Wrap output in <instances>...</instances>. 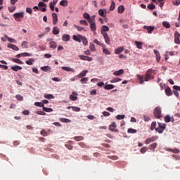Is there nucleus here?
Masks as SVG:
<instances>
[{"label": "nucleus", "instance_id": "nucleus-50", "mask_svg": "<svg viewBox=\"0 0 180 180\" xmlns=\"http://www.w3.org/2000/svg\"><path fill=\"white\" fill-rule=\"evenodd\" d=\"M34 105L39 106V108H44V104L43 103H40V102H35Z\"/></svg>", "mask_w": 180, "mask_h": 180}, {"label": "nucleus", "instance_id": "nucleus-34", "mask_svg": "<svg viewBox=\"0 0 180 180\" xmlns=\"http://www.w3.org/2000/svg\"><path fill=\"white\" fill-rule=\"evenodd\" d=\"M113 88H115V85H113V84H106L104 86V89H106L108 91H109L110 89H113Z\"/></svg>", "mask_w": 180, "mask_h": 180}, {"label": "nucleus", "instance_id": "nucleus-23", "mask_svg": "<svg viewBox=\"0 0 180 180\" xmlns=\"http://www.w3.org/2000/svg\"><path fill=\"white\" fill-rule=\"evenodd\" d=\"M68 109H72L74 112H81V108L79 107L68 106Z\"/></svg>", "mask_w": 180, "mask_h": 180}, {"label": "nucleus", "instance_id": "nucleus-62", "mask_svg": "<svg viewBox=\"0 0 180 180\" xmlns=\"http://www.w3.org/2000/svg\"><path fill=\"white\" fill-rule=\"evenodd\" d=\"M16 9V6H13L11 7H8V11L9 12L12 13V12H15V10Z\"/></svg>", "mask_w": 180, "mask_h": 180}, {"label": "nucleus", "instance_id": "nucleus-45", "mask_svg": "<svg viewBox=\"0 0 180 180\" xmlns=\"http://www.w3.org/2000/svg\"><path fill=\"white\" fill-rule=\"evenodd\" d=\"M12 61H13L14 63H16L17 64H23V61H22L18 58H13Z\"/></svg>", "mask_w": 180, "mask_h": 180}, {"label": "nucleus", "instance_id": "nucleus-61", "mask_svg": "<svg viewBox=\"0 0 180 180\" xmlns=\"http://www.w3.org/2000/svg\"><path fill=\"white\" fill-rule=\"evenodd\" d=\"M81 84H86L88 82V77H84L80 80Z\"/></svg>", "mask_w": 180, "mask_h": 180}, {"label": "nucleus", "instance_id": "nucleus-29", "mask_svg": "<svg viewBox=\"0 0 180 180\" xmlns=\"http://www.w3.org/2000/svg\"><path fill=\"white\" fill-rule=\"evenodd\" d=\"M124 51V47H119L115 49V54H120V53H122V51Z\"/></svg>", "mask_w": 180, "mask_h": 180}, {"label": "nucleus", "instance_id": "nucleus-1", "mask_svg": "<svg viewBox=\"0 0 180 180\" xmlns=\"http://www.w3.org/2000/svg\"><path fill=\"white\" fill-rule=\"evenodd\" d=\"M158 124L159 126V128H156L155 131L159 133V134H162V133H164V130L167 129V124L161 122H158Z\"/></svg>", "mask_w": 180, "mask_h": 180}, {"label": "nucleus", "instance_id": "nucleus-14", "mask_svg": "<svg viewBox=\"0 0 180 180\" xmlns=\"http://www.w3.org/2000/svg\"><path fill=\"white\" fill-rule=\"evenodd\" d=\"M24 16H25V13L24 12L15 13L13 14V17L15 18V20H16V18H23Z\"/></svg>", "mask_w": 180, "mask_h": 180}, {"label": "nucleus", "instance_id": "nucleus-18", "mask_svg": "<svg viewBox=\"0 0 180 180\" xmlns=\"http://www.w3.org/2000/svg\"><path fill=\"white\" fill-rule=\"evenodd\" d=\"M122 74H124V70L123 69H120V70L113 72V75H115L116 77L122 75Z\"/></svg>", "mask_w": 180, "mask_h": 180}, {"label": "nucleus", "instance_id": "nucleus-8", "mask_svg": "<svg viewBox=\"0 0 180 180\" xmlns=\"http://www.w3.org/2000/svg\"><path fill=\"white\" fill-rule=\"evenodd\" d=\"M102 36L103 37L105 44L108 46L110 45V37H109V34H103Z\"/></svg>", "mask_w": 180, "mask_h": 180}, {"label": "nucleus", "instance_id": "nucleus-3", "mask_svg": "<svg viewBox=\"0 0 180 180\" xmlns=\"http://www.w3.org/2000/svg\"><path fill=\"white\" fill-rule=\"evenodd\" d=\"M153 72V70L149 69L147 70L144 77H143V81H150V79H153L154 76L151 75V72Z\"/></svg>", "mask_w": 180, "mask_h": 180}, {"label": "nucleus", "instance_id": "nucleus-58", "mask_svg": "<svg viewBox=\"0 0 180 180\" xmlns=\"http://www.w3.org/2000/svg\"><path fill=\"white\" fill-rule=\"evenodd\" d=\"M41 136H44V137H47V136H48L47 131L45 129H42L41 131Z\"/></svg>", "mask_w": 180, "mask_h": 180}, {"label": "nucleus", "instance_id": "nucleus-2", "mask_svg": "<svg viewBox=\"0 0 180 180\" xmlns=\"http://www.w3.org/2000/svg\"><path fill=\"white\" fill-rule=\"evenodd\" d=\"M153 115L155 119H161L162 117V115H161V107H156L154 109Z\"/></svg>", "mask_w": 180, "mask_h": 180}, {"label": "nucleus", "instance_id": "nucleus-46", "mask_svg": "<svg viewBox=\"0 0 180 180\" xmlns=\"http://www.w3.org/2000/svg\"><path fill=\"white\" fill-rule=\"evenodd\" d=\"M25 63L26 64H27V65H33V63H34V59L30 58V60H26Z\"/></svg>", "mask_w": 180, "mask_h": 180}, {"label": "nucleus", "instance_id": "nucleus-35", "mask_svg": "<svg viewBox=\"0 0 180 180\" xmlns=\"http://www.w3.org/2000/svg\"><path fill=\"white\" fill-rule=\"evenodd\" d=\"M158 146V143H157V142H155L149 146V148L150 150H155Z\"/></svg>", "mask_w": 180, "mask_h": 180}, {"label": "nucleus", "instance_id": "nucleus-17", "mask_svg": "<svg viewBox=\"0 0 180 180\" xmlns=\"http://www.w3.org/2000/svg\"><path fill=\"white\" fill-rule=\"evenodd\" d=\"M77 95H78L75 91H73L72 94L70 96V101H77L78 99V97H77Z\"/></svg>", "mask_w": 180, "mask_h": 180}, {"label": "nucleus", "instance_id": "nucleus-38", "mask_svg": "<svg viewBox=\"0 0 180 180\" xmlns=\"http://www.w3.org/2000/svg\"><path fill=\"white\" fill-rule=\"evenodd\" d=\"M117 12L119 13H123V12H124V6L123 5L120 6L117 8Z\"/></svg>", "mask_w": 180, "mask_h": 180}, {"label": "nucleus", "instance_id": "nucleus-28", "mask_svg": "<svg viewBox=\"0 0 180 180\" xmlns=\"http://www.w3.org/2000/svg\"><path fill=\"white\" fill-rule=\"evenodd\" d=\"M165 94L167 96H171V95H172V91H171V88H169V86L166 88Z\"/></svg>", "mask_w": 180, "mask_h": 180}, {"label": "nucleus", "instance_id": "nucleus-9", "mask_svg": "<svg viewBox=\"0 0 180 180\" xmlns=\"http://www.w3.org/2000/svg\"><path fill=\"white\" fill-rule=\"evenodd\" d=\"M109 130H110V131H115V133L119 132V129H116V123H115V122H112L109 126Z\"/></svg>", "mask_w": 180, "mask_h": 180}, {"label": "nucleus", "instance_id": "nucleus-27", "mask_svg": "<svg viewBox=\"0 0 180 180\" xmlns=\"http://www.w3.org/2000/svg\"><path fill=\"white\" fill-rule=\"evenodd\" d=\"M136 77L139 81V84L142 85V84H144V77L141 76L140 75H136Z\"/></svg>", "mask_w": 180, "mask_h": 180}, {"label": "nucleus", "instance_id": "nucleus-7", "mask_svg": "<svg viewBox=\"0 0 180 180\" xmlns=\"http://www.w3.org/2000/svg\"><path fill=\"white\" fill-rule=\"evenodd\" d=\"M79 58L83 61H92L94 58L89 56H85L84 55H79Z\"/></svg>", "mask_w": 180, "mask_h": 180}, {"label": "nucleus", "instance_id": "nucleus-32", "mask_svg": "<svg viewBox=\"0 0 180 180\" xmlns=\"http://www.w3.org/2000/svg\"><path fill=\"white\" fill-rule=\"evenodd\" d=\"M81 41H82L84 46H88V39H86V37L82 36L81 37Z\"/></svg>", "mask_w": 180, "mask_h": 180}, {"label": "nucleus", "instance_id": "nucleus-6", "mask_svg": "<svg viewBox=\"0 0 180 180\" xmlns=\"http://www.w3.org/2000/svg\"><path fill=\"white\" fill-rule=\"evenodd\" d=\"M180 34L178 32V31L174 32V43L176 44H180Z\"/></svg>", "mask_w": 180, "mask_h": 180}, {"label": "nucleus", "instance_id": "nucleus-51", "mask_svg": "<svg viewBox=\"0 0 180 180\" xmlns=\"http://www.w3.org/2000/svg\"><path fill=\"white\" fill-rule=\"evenodd\" d=\"M26 12H27V13L32 15L33 13V9H32V8H30V7H27Z\"/></svg>", "mask_w": 180, "mask_h": 180}, {"label": "nucleus", "instance_id": "nucleus-19", "mask_svg": "<svg viewBox=\"0 0 180 180\" xmlns=\"http://www.w3.org/2000/svg\"><path fill=\"white\" fill-rule=\"evenodd\" d=\"M82 37V35H73L72 38L75 41H77L78 43H81V38Z\"/></svg>", "mask_w": 180, "mask_h": 180}, {"label": "nucleus", "instance_id": "nucleus-53", "mask_svg": "<svg viewBox=\"0 0 180 180\" xmlns=\"http://www.w3.org/2000/svg\"><path fill=\"white\" fill-rule=\"evenodd\" d=\"M43 110L44 112H53V108H49L44 106Z\"/></svg>", "mask_w": 180, "mask_h": 180}, {"label": "nucleus", "instance_id": "nucleus-4", "mask_svg": "<svg viewBox=\"0 0 180 180\" xmlns=\"http://www.w3.org/2000/svg\"><path fill=\"white\" fill-rule=\"evenodd\" d=\"M158 140V136H152L151 138H148L145 140V144H150V143H153V141H155Z\"/></svg>", "mask_w": 180, "mask_h": 180}, {"label": "nucleus", "instance_id": "nucleus-40", "mask_svg": "<svg viewBox=\"0 0 180 180\" xmlns=\"http://www.w3.org/2000/svg\"><path fill=\"white\" fill-rule=\"evenodd\" d=\"M5 39L8 40L10 43H15V40L13 38L9 37L8 35H4Z\"/></svg>", "mask_w": 180, "mask_h": 180}, {"label": "nucleus", "instance_id": "nucleus-16", "mask_svg": "<svg viewBox=\"0 0 180 180\" xmlns=\"http://www.w3.org/2000/svg\"><path fill=\"white\" fill-rule=\"evenodd\" d=\"M98 15L102 18H106V9H100L98 11Z\"/></svg>", "mask_w": 180, "mask_h": 180}, {"label": "nucleus", "instance_id": "nucleus-49", "mask_svg": "<svg viewBox=\"0 0 180 180\" xmlns=\"http://www.w3.org/2000/svg\"><path fill=\"white\" fill-rule=\"evenodd\" d=\"M122 81V79L120 78H114L112 80H110L111 84H115V82H119Z\"/></svg>", "mask_w": 180, "mask_h": 180}, {"label": "nucleus", "instance_id": "nucleus-39", "mask_svg": "<svg viewBox=\"0 0 180 180\" xmlns=\"http://www.w3.org/2000/svg\"><path fill=\"white\" fill-rule=\"evenodd\" d=\"M135 44L137 47V49H143V43H141V41H135Z\"/></svg>", "mask_w": 180, "mask_h": 180}, {"label": "nucleus", "instance_id": "nucleus-44", "mask_svg": "<svg viewBox=\"0 0 180 180\" xmlns=\"http://www.w3.org/2000/svg\"><path fill=\"white\" fill-rule=\"evenodd\" d=\"M148 150V148L146 146H143V148H141L140 153L141 154H144V153H147Z\"/></svg>", "mask_w": 180, "mask_h": 180}, {"label": "nucleus", "instance_id": "nucleus-33", "mask_svg": "<svg viewBox=\"0 0 180 180\" xmlns=\"http://www.w3.org/2000/svg\"><path fill=\"white\" fill-rule=\"evenodd\" d=\"M167 151H171V153H174V154H179V148H175V149L167 148Z\"/></svg>", "mask_w": 180, "mask_h": 180}, {"label": "nucleus", "instance_id": "nucleus-13", "mask_svg": "<svg viewBox=\"0 0 180 180\" xmlns=\"http://www.w3.org/2000/svg\"><path fill=\"white\" fill-rule=\"evenodd\" d=\"M165 122L166 123H169V122H172V123H174V122H175V120L171 117L169 115H166L165 117Z\"/></svg>", "mask_w": 180, "mask_h": 180}, {"label": "nucleus", "instance_id": "nucleus-25", "mask_svg": "<svg viewBox=\"0 0 180 180\" xmlns=\"http://www.w3.org/2000/svg\"><path fill=\"white\" fill-rule=\"evenodd\" d=\"M90 29L91 32L96 33V24L95 22L90 24Z\"/></svg>", "mask_w": 180, "mask_h": 180}, {"label": "nucleus", "instance_id": "nucleus-57", "mask_svg": "<svg viewBox=\"0 0 180 180\" xmlns=\"http://www.w3.org/2000/svg\"><path fill=\"white\" fill-rule=\"evenodd\" d=\"M83 18H84V19H86L87 20L91 18V15H89V13H84V14H83Z\"/></svg>", "mask_w": 180, "mask_h": 180}, {"label": "nucleus", "instance_id": "nucleus-12", "mask_svg": "<svg viewBox=\"0 0 180 180\" xmlns=\"http://www.w3.org/2000/svg\"><path fill=\"white\" fill-rule=\"evenodd\" d=\"M106 32H109V27L103 25L101 30V34H108Z\"/></svg>", "mask_w": 180, "mask_h": 180}, {"label": "nucleus", "instance_id": "nucleus-20", "mask_svg": "<svg viewBox=\"0 0 180 180\" xmlns=\"http://www.w3.org/2000/svg\"><path fill=\"white\" fill-rule=\"evenodd\" d=\"M70 37L68 34H65L62 36L63 41H70Z\"/></svg>", "mask_w": 180, "mask_h": 180}, {"label": "nucleus", "instance_id": "nucleus-42", "mask_svg": "<svg viewBox=\"0 0 180 180\" xmlns=\"http://www.w3.org/2000/svg\"><path fill=\"white\" fill-rule=\"evenodd\" d=\"M62 123H71V121L68 118H60Z\"/></svg>", "mask_w": 180, "mask_h": 180}, {"label": "nucleus", "instance_id": "nucleus-24", "mask_svg": "<svg viewBox=\"0 0 180 180\" xmlns=\"http://www.w3.org/2000/svg\"><path fill=\"white\" fill-rule=\"evenodd\" d=\"M62 70H63L64 71H67L68 72H74V69L71 68L70 67H62Z\"/></svg>", "mask_w": 180, "mask_h": 180}, {"label": "nucleus", "instance_id": "nucleus-60", "mask_svg": "<svg viewBox=\"0 0 180 180\" xmlns=\"http://www.w3.org/2000/svg\"><path fill=\"white\" fill-rule=\"evenodd\" d=\"M124 116H125L124 115H118L116 116V119L117 120H122L124 119Z\"/></svg>", "mask_w": 180, "mask_h": 180}, {"label": "nucleus", "instance_id": "nucleus-63", "mask_svg": "<svg viewBox=\"0 0 180 180\" xmlns=\"http://www.w3.org/2000/svg\"><path fill=\"white\" fill-rule=\"evenodd\" d=\"M79 23L81 25H84V26H88V22H86V20H81L79 21Z\"/></svg>", "mask_w": 180, "mask_h": 180}, {"label": "nucleus", "instance_id": "nucleus-47", "mask_svg": "<svg viewBox=\"0 0 180 180\" xmlns=\"http://www.w3.org/2000/svg\"><path fill=\"white\" fill-rule=\"evenodd\" d=\"M44 98L46 99H54V96L53 94H44Z\"/></svg>", "mask_w": 180, "mask_h": 180}, {"label": "nucleus", "instance_id": "nucleus-30", "mask_svg": "<svg viewBox=\"0 0 180 180\" xmlns=\"http://www.w3.org/2000/svg\"><path fill=\"white\" fill-rule=\"evenodd\" d=\"M11 70L15 72L20 71L22 70V67L19 65L13 66L11 67Z\"/></svg>", "mask_w": 180, "mask_h": 180}, {"label": "nucleus", "instance_id": "nucleus-55", "mask_svg": "<svg viewBox=\"0 0 180 180\" xmlns=\"http://www.w3.org/2000/svg\"><path fill=\"white\" fill-rule=\"evenodd\" d=\"M74 140H75V141H82V140H84V136H75Z\"/></svg>", "mask_w": 180, "mask_h": 180}, {"label": "nucleus", "instance_id": "nucleus-26", "mask_svg": "<svg viewBox=\"0 0 180 180\" xmlns=\"http://www.w3.org/2000/svg\"><path fill=\"white\" fill-rule=\"evenodd\" d=\"M41 71L47 72L48 71H51V68L50 66H43L41 68Z\"/></svg>", "mask_w": 180, "mask_h": 180}, {"label": "nucleus", "instance_id": "nucleus-36", "mask_svg": "<svg viewBox=\"0 0 180 180\" xmlns=\"http://www.w3.org/2000/svg\"><path fill=\"white\" fill-rule=\"evenodd\" d=\"M127 133H129V134H136V133H137V130L133 128H129L127 130Z\"/></svg>", "mask_w": 180, "mask_h": 180}, {"label": "nucleus", "instance_id": "nucleus-43", "mask_svg": "<svg viewBox=\"0 0 180 180\" xmlns=\"http://www.w3.org/2000/svg\"><path fill=\"white\" fill-rule=\"evenodd\" d=\"M162 25L165 27H166V29H169V27H171V25L167 21H164Z\"/></svg>", "mask_w": 180, "mask_h": 180}, {"label": "nucleus", "instance_id": "nucleus-59", "mask_svg": "<svg viewBox=\"0 0 180 180\" xmlns=\"http://www.w3.org/2000/svg\"><path fill=\"white\" fill-rule=\"evenodd\" d=\"M21 46L22 49H27V41H22V43L21 44Z\"/></svg>", "mask_w": 180, "mask_h": 180}, {"label": "nucleus", "instance_id": "nucleus-54", "mask_svg": "<svg viewBox=\"0 0 180 180\" xmlns=\"http://www.w3.org/2000/svg\"><path fill=\"white\" fill-rule=\"evenodd\" d=\"M89 49L91 51H96V49L95 48V44H90Z\"/></svg>", "mask_w": 180, "mask_h": 180}, {"label": "nucleus", "instance_id": "nucleus-22", "mask_svg": "<svg viewBox=\"0 0 180 180\" xmlns=\"http://www.w3.org/2000/svg\"><path fill=\"white\" fill-rule=\"evenodd\" d=\"M86 74H88V70H83L77 75V77L78 78H84V77H85Z\"/></svg>", "mask_w": 180, "mask_h": 180}, {"label": "nucleus", "instance_id": "nucleus-21", "mask_svg": "<svg viewBox=\"0 0 180 180\" xmlns=\"http://www.w3.org/2000/svg\"><path fill=\"white\" fill-rule=\"evenodd\" d=\"M49 47L50 49H57V42H55L54 41H51L49 42Z\"/></svg>", "mask_w": 180, "mask_h": 180}, {"label": "nucleus", "instance_id": "nucleus-37", "mask_svg": "<svg viewBox=\"0 0 180 180\" xmlns=\"http://www.w3.org/2000/svg\"><path fill=\"white\" fill-rule=\"evenodd\" d=\"M157 127V122L155 121H153L152 123H151V125H150V130L153 131V130H155V128Z\"/></svg>", "mask_w": 180, "mask_h": 180}, {"label": "nucleus", "instance_id": "nucleus-15", "mask_svg": "<svg viewBox=\"0 0 180 180\" xmlns=\"http://www.w3.org/2000/svg\"><path fill=\"white\" fill-rule=\"evenodd\" d=\"M52 18H53V24L57 25V22H58V17L57 16V13H52Z\"/></svg>", "mask_w": 180, "mask_h": 180}, {"label": "nucleus", "instance_id": "nucleus-41", "mask_svg": "<svg viewBox=\"0 0 180 180\" xmlns=\"http://www.w3.org/2000/svg\"><path fill=\"white\" fill-rule=\"evenodd\" d=\"M60 5L61 6H68V1L67 0H62L60 2Z\"/></svg>", "mask_w": 180, "mask_h": 180}, {"label": "nucleus", "instance_id": "nucleus-5", "mask_svg": "<svg viewBox=\"0 0 180 180\" xmlns=\"http://www.w3.org/2000/svg\"><path fill=\"white\" fill-rule=\"evenodd\" d=\"M143 29H145V30H147V32L149 34H151V33H153L154 32V30H155V27L147 26V25H144Z\"/></svg>", "mask_w": 180, "mask_h": 180}, {"label": "nucleus", "instance_id": "nucleus-56", "mask_svg": "<svg viewBox=\"0 0 180 180\" xmlns=\"http://www.w3.org/2000/svg\"><path fill=\"white\" fill-rule=\"evenodd\" d=\"M148 9H149L150 11H153V9H155V5L148 4Z\"/></svg>", "mask_w": 180, "mask_h": 180}, {"label": "nucleus", "instance_id": "nucleus-31", "mask_svg": "<svg viewBox=\"0 0 180 180\" xmlns=\"http://www.w3.org/2000/svg\"><path fill=\"white\" fill-rule=\"evenodd\" d=\"M53 34L55 35L60 34V29L58 27H53Z\"/></svg>", "mask_w": 180, "mask_h": 180}, {"label": "nucleus", "instance_id": "nucleus-11", "mask_svg": "<svg viewBox=\"0 0 180 180\" xmlns=\"http://www.w3.org/2000/svg\"><path fill=\"white\" fill-rule=\"evenodd\" d=\"M153 52L155 54L156 61H158V63H160V61L161 60V54H160V51L154 49Z\"/></svg>", "mask_w": 180, "mask_h": 180}, {"label": "nucleus", "instance_id": "nucleus-48", "mask_svg": "<svg viewBox=\"0 0 180 180\" xmlns=\"http://www.w3.org/2000/svg\"><path fill=\"white\" fill-rule=\"evenodd\" d=\"M115 8H116V4H115V1H112L110 11H115Z\"/></svg>", "mask_w": 180, "mask_h": 180}, {"label": "nucleus", "instance_id": "nucleus-10", "mask_svg": "<svg viewBox=\"0 0 180 180\" xmlns=\"http://www.w3.org/2000/svg\"><path fill=\"white\" fill-rule=\"evenodd\" d=\"M38 6L39 8H43L41 10L42 11V12H46L47 11V9L46 8H47V5L41 1H40L38 4Z\"/></svg>", "mask_w": 180, "mask_h": 180}, {"label": "nucleus", "instance_id": "nucleus-64", "mask_svg": "<svg viewBox=\"0 0 180 180\" xmlns=\"http://www.w3.org/2000/svg\"><path fill=\"white\" fill-rule=\"evenodd\" d=\"M15 98L18 101H23V96H22L20 94L16 95Z\"/></svg>", "mask_w": 180, "mask_h": 180}, {"label": "nucleus", "instance_id": "nucleus-52", "mask_svg": "<svg viewBox=\"0 0 180 180\" xmlns=\"http://www.w3.org/2000/svg\"><path fill=\"white\" fill-rule=\"evenodd\" d=\"M74 27H75V29H77L78 30V32H82V30H84V27L78 26L77 25H74Z\"/></svg>", "mask_w": 180, "mask_h": 180}]
</instances>
